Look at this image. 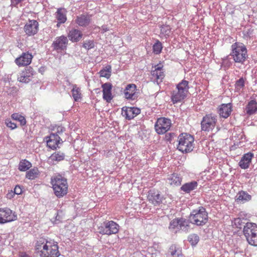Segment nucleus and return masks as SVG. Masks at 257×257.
I'll use <instances>...</instances> for the list:
<instances>
[{
    "label": "nucleus",
    "instance_id": "7c9ffc66",
    "mask_svg": "<svg viewBox=\"0 0 257 257\" xmlns=\"http://www.w3.org/2000/svg\"><path fill=\"white\" fill-rule=\"evenodd\" d=\"M168 180L169 183L172 186H179L182 182V178L176 173L171 174Z\"/></svg>",
    "mask_w": 257,
    "mask_h": 257
},
{
    "label": "nucleus",
    "instance_id": "0eeeda50",
    "mask_svg": "<svg viewBox=\"0 0 257 257\" xmlns=\"http://www.w3.org/2000/svg\"><path fill=\"white\" fill-rule=\"evenodd\" d=\"M243 233L249 244L257 246V224L248 222L243 229Z\"/></svg>",
    "mask_w": 257,
    "mask_h": 257
},
{
    "label": "nucleus",
    "instance_id": "864d4df0",
    "mask_svg": "<svg viewBox=\"0 0 257 257\" xmlns=\"http://www.w3.org/2000/svg\"><path fill=\"white\" fill-rule=\"evenodd\" d=\"M101 29L103 32H105L108 31V29L107 28L106 26H104V25L102 26L101 27Z\"/></svg>",
    "mask_w": 257,
    "mask_h": 257
},
{
    "label": "nucleus",
    "instance_id": "79ce46f5",
    "mask_svg": "<svg viewBox=\"0 0 257 257\" xmlns=\"http://www.w3.org/2000/svg\"><path fill=\"white\" fill-rule=\"evenodd\" d=\"M161 35L167 37L171 33V28L169 25H163L161 27Z\"/></svg>",
    "mask_w": 257,
    "mask_h": 257
},
{
    "label": "nucleus",
    "instance_id": "f257e3e1",
    "mask_svg": "<svg viewBox=\"0 0 257 257\" xmlns=\"http://www.w3.org/2000/svg\"><path fill=\"white\" fill-rule=\"evenodd\" d=\"M35 249L40 253L41 257H58L60 254L57 242L44 237H40L37 240Z\"/></svg>",
    "mask_w": 257,
    "mask_h": 257
},
{
    "label": "nucleus",
    "instance_id": "4be33fe9",
    "mask_svg": "<svg viewBox=\"0 0 257 257\" xmlns=\"http://www.w3.org/2000/svg\"><path fill=\"white\" fill-rule=\"evenodd\" d=\"M103 98L107 102H110L112 99L111 94L112 84L107 82L102 85Z\"/></svg>",
    "mask_w": 257,
    "mask_h": 257
},
{
    "label": "nucleus",
    "instance_id": "f704fd0d",
    "mask_svg": "<svg viewBox=\"0 0 257 257\" xmlns=\"http://www.w3.org/2000/svg\"><path fill=\"white\" fill-rule=\"evenodd\" d=\"M65 154L61 152H56L52 154L49 157V160L54 163L55 162H59L64 159Z\"/></svg>",
    "mask_w": 257,
    "mask_h": 257
},
{
    "label": "nucleus",
    "instance_id": "603ef678",
    "mask_svg": "<svg viewBox=\"0 0 257 257\" xmlns=\"http://www.w3.org/2000/svg\"><path fill=\"white\" fill-rule=\"evenodd\" d=\"M20 257H30L28 254H26L25 252H22L20 254Z\"/></svg>",
    "mask_w": 257,
    "mask_h": 257
},
{
    "label": "nucleus",
    "instance_id": "de8ad7c7",
    "mask_svg": "<svg viewBox=\"0 0 257 257\" xmlns=\"http://www.w3.org/2000/svg\"><path fill=\"white\" fill-rule=\"evenodd\" d=\"M94 46V41L92 40L86 41L84 42L83 45V47L87 50H90L93 48Z\"/></svg>",
    "mask_w": 257,
    "mask_h": 257
},
{
    "label": "nucleus",
    "instance_id": "c756f323",
    "mask_svg": "<svg viewBox=\"0 0 257 257\" xmlns=\"http://www.w3.org/2000/svg\"><path fill=\"white\" fill-rule=\"evenodd\" d=\"M245 109L247 115L254 114L257 111V102L254 100L249 101L246 105Z\"/></svg>",
    "mask_w": 257,
    "mask_h": 257
},
{
    "label": "nucleus",
    "instance_id": "aec40b11",
    "mask_svg": "<svg viewBox=\"0 0 257 257\" xmlns=\"http://www.w3.org/2000/svg\"><path fill=\"white\" fill-rule=\"evenodd\" d=\"M151 75L152 76V78L156 81L158 84L162 82L165 77L164 71L162 69V67L159 65H156L154 67V69L151 71Z\"/></svg>",
    "mask_w": 257,
    "mask_h": 257
},
{
    "label": "nucleus",
    "instance_id": "72a5a7b5",
    "mask_svg": "<svg viewBox=\"0 0 257 257\" xmlns=\"http://www.w3.org/2000/svg\"><path fill=\"white\" fill-rule=\"evenodd\" d=\"M248 222H246V220L243 218H236L232 221L233 225L236 228L241 229L244 227Z\"/></svg>",
    "mask_w": 257,
    "mask_h": 257
},
{
    "label": "nucleus",
    "instance_id": "4468645a",
    "mask_svg": "<svg viewBox=\"0 0 257 257\" xmlns=\"http://www.w3.org/2000/svg\"><path fill=\"white\" fill-rule=\"evenodd\" d=\"M39 25V23L36 20H29L24 26V31L29 36H34L38 32Z\"/></svg>",
    "mask_w": 257,
    "mask_h": 257
},
{
    "label": "nucleus",
    "instance_id": "ea45409f",
    "mask_svg": "<svg viewBox=\"0 0 257 257\" xmlns=\"http://www.w3.org/2000/svg\"><path fill=\"white\" fill-rule=\"evenodd\" d=\"M245 80L243 77H241L236 81L235 84V90L236 92H240L242 91L244 87Z\"/></svg>",
    "mask_w": 257,
    "mask_h": 257
},
{
    "label": "nucleus",
    "instance_id": "20e7f679",
    "mask_svg": "<svg viewBox=\"0 0 257 257\" xmlns=\"http://www.w3.org/2000/svg\"><path fill=\"white\" fill-rule=\"evenodd\" d=\"M189 82L185 80H182L176 86L175 90L171 93V100L174 104L181 102L187 96L189 90Z\"/></svg>",
    "mask_w": 257,
    "mask_h": 257
},
{
    "label": "nucleus",
    "instance_id": "a18cd8bd",
    "mask_svg": "<svg viewBox=\"0 0 257 257\" xmlns=\"http://www.w3.org/2000/svg\"><path fill=\"white\" fill-rule=\"evenodd\" d=\"M253 31V30L250 26L245 27L242 31L243 38H248L250 37L252 35Z\"/></svg>",
    "mask_w": 257,
    "mask_h": 257
},
{
    "label": "nucleus",
    "instance_id": "37998d69",
    "mask_svg": "<svg viewBox=\"0 0 257 257\" xmlns=\"http://www.w3.org/2000/svg\"><path fill=\"white\" fill-rule=\"evenodd\" d=\"M162 49L163 46L162 43L159 40H157L153 46V52L155 54H159L161 53Z\"/></svg>",
    "mask_w": 257,
    "mask_h": 257
},
{
    "label": "nucleus",
    "instance_id": "ddd939ff",
    "mask_svg": "<svg viewBox=\"0 0 257 257\" xmlns=\"http://www.w3.org/2000/svg\"><path fill=\"white\" fill-rule=\"evenodd\" d=\"M45 140L47 142V147L53 149H56L60 144H62L63 141L58 134L51 133L49 136L46 137Z\"/></svg>",
    "mask_w": 257,
    "mask_h": 257
},
{
    "label": "nucleus",
    "instance_id": "e433bc0d",
    "mask_svg": "<svg viewBox=\"0 0 257 257\" xmlns=\"http://www.w3.org/2000/svg\"><path fill=\"white\" fill-rule=\"evenodd\" d=\"M32 167V164L28 160L24 159L20 161L18 169L21 171H26Z\"/></svg>",
    "mask_w": 257,
    "mask_h": 257
},
{
    "label": "nucleus",
    "instance_id": "5701e85b",
    "mask_svg": "<svg viewBox=\"0 0 257 257\" xmlns=\"http://www.w3.org/2000/svg\"><path fill=\"white\" fill-rule=\"evenodd\" d=\"M91 16L82 14L77 16L75 22L80 27H86L91 22Z\"/></svg>",
    "mask_w": 257,
    "mask_h": 257
},
{
    "label": "nucleus",
    "instance_id": "412c9836",
    "mask_svg": "<svg viewBox=\"0 0 257 257\" xmlns=\"http://www.w3.org/2000/svg\"><path fill=\"white\" fill-rule=\"evenodd\" d=\"M148 199L154 205H158L162 202V197L158 191L150 190L148 192Z\"/></svg>",
    "mask_w": 257,
    "mask_h": 257
},
{
    "label": "nucleus",
    "instance_id": "2f4dec72",
    "mask_svg": "<svg viewBox=\"0 0 257 257\" xmlns=\"http://www.w3.org/2000/svg\"><path fill=\"white\" fill-rule=\"evenodd\" d=\"M72 92V96L75 101H79L82 98L81 91L79 87L77 85L74 84L73 85Z\"/></svg>",
    "mask_w": 257,
    "mask_h": 257
},
{
    "label": "nucleus",
    "instance_id": "8fccbe9b",
    "mask_svg": "<svg viewBox=\"0 0 257 257\" xmlns=\"http://www.w3.org/2000/svg\"><path fill=\"white\" fill-rule=\"evenodd\" d=\"M14 192L17 195L21 194L22 193V189L20 186L17 185L14 188Z\"/></svg>",
    "mask_w": 257,
    "mask_h": 257
},
{
    "label": "nucleus",
    "instance_id": "4c0bfd02",
    "mask_svg": "<svg viewBox=\"0 0 257 257\" xmlns=\"http://www.w3.org/2000/svg\"><path fill=\"white\" fill-rule=\"evenodd\" d=\"M169 229L172 231L176 232L180 230L179 229V218H175L172 220L170 222L169 226Z\"/></svg>",
    "mask_w": 257,
    "mask_h": 257
},
{
    "label": "nucleus",
    "instance_id": "39448f33",
    "mask_svg": "<svg viewBox=\"0 0 257 257\" xmlns=\"http://www.w3.org/2000/svg\"><path fill=\"white\" fill-rule=\"evenodd\" d=\"M177 149L183 153H187L193 151L194 139L192 136L187 133L180 134L178 138Z\"/></svg>",
    "mask_w": 257,
    "mask_h": 257
},
{
    "label": "nucleus",
    "instance_id": "f3484780",
    "mask_svg": "<svg viewBox=\"0 0 257 257\" xmlns=\"http://www.w3.org/2000/svg\"><path fill=\"white\" fill-rule=\"evenodd\" d=\"M141 113V109L135 107H123L122 108V115L128 120L133 119Z\"/></svg>",
    "mask_w": 257,
    "mask_h": 257
},
{
    "label": "nucleus",
    "instance_id": "58836bf2",
    "mask_svg": "<svg viewBox=\"0 0 257 257\" xmlns=\"http://www.w3.org/2000/svg\"><path fill=\"white\" fill-rule=\"evenodd\" d=\"M11 117L14 120L19 121L22 126L25 125L26 123V120L25 117L18 113L12 114Z\"/></svg>",
    "mask_w": 257,
    "mask_h": 257
},
{
    "label": "nucleus",
    "instance_id": "9d476101",
    "mask_svg": "<svg viewBox=\"0 0 257 257\" xmlns=\"http://www.w3.org/2000/svg\"><path fill=\"white\" fill-rule=\"evenodd\" d=\"M171 124V120L170 119L160 117L155 123V128L158 134H164L170 130Z\"/></svg>",
    "mask_w": 257,
    "mask_h": 257
},
{
    "label": "nucleus",
    "instance_id": "cd10ccee",
    "mask_svg": "<svg viewBox=\"0 0 257 257\" xmlns=\"http://www.w3.org/2000/svg\"><path fill=\"white\" fill-rule=\"evenodd\" d=\"M198 183L196 181H192L186 183L181 187V190L186 193H189L191 191L197 189Z\"/></svg>",
    "mask_w": 257,
    "mask_h": 257
},
{
    "label": "nucleus",
    "instance_id": "a878e982",
    "mask_svg": "<svg viewBox=\"0 0 257 257\" xmlns=\"http://www.w3.org/2000/svg\"><path fill=\"white\" fill-rule=\"evenodd\" d=\"M167 257H180L182 256L181 249L175 244H172L167 253Z\"/></svg>",
    "mask_w": 257,
    "mask_h": 257
},
{
    "label": "nucleus",
    "instance_id": "c85d7f7f",
    "mask_svg": "<svg viewBox=\"0 0 257 257\" xmlns=\"http://www.w3.org/2000/svg\"><path fill=\"white\" fill-rule=\"evenodd\" d=\"M251 196L244 191H239L235 197V201L238 203H244L250 200Z\"/></svg>",
    "mask_w": 257,
    "mask_h": 257
},
{
    "label": "nucleus",
    "instance_id": "a211bd4d",
    "mask_svg": "<svg viewBox=\"0 0 257 257\" xmlns=\"http://www.w3.org/2000/svg\"><path fill=\"white\" fill-rule=\"evenodd\" d=\"M232 111V105L231 103H223L220 105L217 109V112L220 117L227 118Z\"/></svg>",
    "mask_w": 257,
    "mask_h": 257
},
{
    "label": "nucleus",
    "instance_id": "c9c22d12",
    "mask_svg": "<svg viewBox=\"0 0 257 257\" xmlns=\"http://www.w3.org/2000/svg\"><path fill=\"white\" fill-rule=\"evenodd\" d=\"M40 172L37 168L31 169L26 173V177L29 180H34L39 175Z\"/></svg>",
    "mask_w": 257,
    "mask_h": 257
},
{
    "label": "nucleus",
    "instance_id": "1a4fd4ad",
    "mask_svg": "<svg viewBox=\"0 0 257 257\" xmlns=\"http://www.w3.org/2000/svg\"><path fill=\"white\" fill-rule=\"evenodd\" d=\"M217 122V116L212 113L206 114L201 122V130L205 132L212 131Z\"/></svg>",
    "mask_w": 257,
    "mask_h": 257
},
{
    "label": "nucleus",
    "instance_id": "3c124183",
    "mask_svg": "<svg viewBox=\"0 0 257 257\" xmlns=\"http://www.w3.org/2000/svg\"><path fill=\"white\" fill-rule=\"evenodd\" d=\"M24 0H11V5L14 7H17L18 5Z\"/></svg>",
    "mask_w": 257,
    "mask_h": 257
},
{
    "label": "nucleus",
    "instance_id": "6e6552de",
    "mask_svg": "<svg viewBox=\"0 0 257 257\" xmlns=\"http://www.w3.org/2000/svg\"><path fill=\"white\" fill-rule=\"evenodd\" d=\"M119 230V225L112 220H106L98 227V232L102 235L115 234L118 233Z\"/></svg>",
    "mask_w": 257,
    "mask_h": 257
},
{
    "label": "nucleus",
    "instance_id": "2eb2a0df",
    "mask_svg": "<svg viewBox=\"0 0 257 257\" xmlns=\"http://www.w3.org/2000/svg\"><path fill=\"white\" fill-rule=\"evenodd\" d=\"M33 58V55L30 52H24L15 60V63L19 67L28 66L31 64Z\"/></svg>",
    "mask_w": 257,
    "mask_h": 257
},
{
    "label": "nucleus",
    "instance_id": "f03ea898",
    "mask_svg": "<svg viewBox=\"0 0 257 257\" xmlns=\"http://www.w3.org/2000/svg\"><path fill=\"white\" fill-rule=\"evenodd\" d=\"M229 56H231L235 62L243 64L248 57L245 46L239 42H236L231 45V52L229 55L222 60L223 64L227 66L230 65V63L228 60Z\"/></svg>",
    "mask_w": 257,
    "mask_h": 257
},
{
    "label": "nucleus",
    "instance_id": "393cba45",
    "mask_svg": "<svg viewBox=\"0 0 257 257\" xmlns=\"http://www.w3.org/2000/svg\"><path fill=\"white\" fill-rule=\"evenodd\" d=\"M82 37V33L81 31L76 29H72L68 34V37L72 42H78L81 39Z\"/></svg>",
    "mask_w": 257,
    "mask_h": 257
},
{
    "label": "nucleus",
    "instance_id": "423d86ee",
    "mask_svg": "<svg viewBox=\"0 0 257 257\" xmlns=\"http://www.w3.org/2000/svg\"><path fill=\"white\" fill-rule=\"evenodd\" d=\"M189 220L192 224L198 226H203L208 221V213L203 207L200 206L196 209H194L189 215Z\"/></svg>",
    "mask_w": 257,
    "mask_h": 257
},
{
    "label": "nucleus",
    "instance_id": "7ed1b4c3",
    "mask_svg": "<svg viewBox=\"0 0 257 257\" xmlns=\"http://www.w3.org/2000/svg\"><path fill=\"white\" fill-rule=\"evenodd\" d=\"M51 184L54 194L58 198L65 195L68 192V183L66 178L61 175H58L53 176L51 178Z\"/></svg>",
    "mask_w": 257,
    "mask_h": 257
},
{
    "label": "nucleus",
    "instance_id": "c03bdc74",
    "mask_svg": "<svg viewBox=\"0 0 257 257\" xmlns=\"http://www.w3.org/2000/svg\"><path fill=\"white\" fill-rule=\"evenodd\" d=\"M188 241L192 245H196L199 241V237L197 234H192L188 236Z\"/></svg>",
    "mask_w": 257,
    "mask_h": 257
},
{
    "label": "nucleus",
    "instance_id": "b1692460",
    "mask_svg": "<svg viewBox=\"0 0 257 257\" xmlns=\"http://www.w3.org/2000/svg\"><path fill=\"white\" fill-rule=\"evenodd\" d=\"M253 157V154L251 153L245 154L239 162V166L241 169H245L249 167L251 161Z\"/></svg>",
    "mask_w": 257,
    "mask_h": 257
},
{
    "label": "nucleus",
    "instance_id": "dca6fc26",
    "mask_svg": "<svg viewBox=\"0 0 257 257\" xmlns=\"http://www.w3.org/2000/svg\"><path fill=\"white\" fill-rule=\"evenodd\" d=\"M137 86L135 84H129L124 90V97L128 100H135L138 97Z\"/></svg>",
    "mask_w": 257,
    "mask_h": 257
},
{
    "label": "nucleus",
    "instance_id": "09e8293b",
    "mask_svg": "<svg viewBox=\"0 0 257 257\" xmlns=\"http://www.w3.org/2000/svg\"><path fill=\"white\" fill-rule=\"evenodd\" d=\"M5 124L7 127L11 128L12 130H14L17 127L16 124L13 122L10 119H6Z\"/></svg>",
    "mask_w": 257,
    "mask_h": 257
},
{
    "label": "nucleus",
    "instance_id": "6ab92c4d",
    "mask_svg": "<svg viewBox=\"0 0 257 257\" xmlns=\"http://www.w3.org/2000/svg\"><path fill=\"white\" fill-rule=\"evenodd\" d=\"M36 72L32 67H27L22 72L18 79L21 82L28 83L32 80Z\"/></svg>",
    "mask_w": 257,
    "mask_h": 257
},
{
    "label": "nucleus",
    "instance_id": "473e14b6",
    "mask_svg": "<svg viewBox=\"0 0 257 257\" xmlns=\"http://www.w3.org/2000/svg\"><path fill=\"white\" fill-rule=\"evenodd\" d=\"M179 229L184 231H188L190 228V221L184 218H179Z\"/></svg>",
    "mask_w": 257,
    "mask_h": 257
},
{
    "label": "nucleus",
    "instance_id": "f8f14e48",
    "mask_svg": "<svg viewBox=\"0 0 257 257\" xmlns=\"http://www.w3.org/2000/svg\"><path fill=\"white\" fill-rule=\"evenodd\" d=\"M68 43L67 37L62 35L57 37L53 41L52 46L57 52H61L66 50Z\"/></svg>",
    "mask_w": 257,
    "mask_h": 257
},
{
    "label": "nucleus",
    "instance_id": "5fc2aeb1",
    "mask_svg": "<svg viewBox=\"0 0 257 257\" xmlns=\"http://www.w3.org/2000/svg\"><path fill=\"white\" fill-rule=\"evenodd\" d=\"M61 24H59V22L57 21V27L59 28Z\"/></svg>",
    "mask_w": 257,
    "mask_h": 257
},
{
    "label": "nucleus",
    "instance_id": "bb28decb",
    "mask_svg": "<svg viewBox=\"0 0 257 257\" xmlns=\"http://www.w3.org/2000/svg\"><path fill=\"white\" fill-rule=\"evenodd\" d=\"M67 11L64 8H59L55 14V17L59 24H64L67 20Z\"/></svg>",
    "mask_w": 257,
    "mask_h": 257
},
{
    "label": "nucleus",
    "instance_id": "49530a36",
    "mask_svg": "<svg viewBox=\"0 0 257 257\" xmlns=\"http://www.w3.org/2000/svg\"><path fill=\"white\" fill-rule=\"evenodd\" d=\"M52 130L55 132L54 133H55V134H58L59 136L60 135L65 131V128L62 125H55L53 126Z\"/></svg>",
    "mask_w": 257,
    "mask_h": 257
},
{
    "label": "nucleus",
    "instance_id": "a19ab883",
    "mask_svg": "<svg viewBox=\"0 0 257 257\" xmlns=\"http://www.w3.org/2000/svg\"><path fill=\"white\" fill-rule=\"evenodd\" d=\"M111 67L110 65L106 66L105 68L101 70L99 74L101 77L108 78L111 75Z\"/></svg>",
    "mask_w": 257,
    "mask_h": 257
},
{
    "label": "nucleus",
    "instance_id": "9b49d317",
    "mask_svg": "<svg viewBox=\"0 0 257 257\" xmlns=\"http://www.w3.org/2000/svg\"><path fill=\"white\" fill-rule=\"evenodd\" d=\"M17 219V215L10 208H0V224H3Z\"/></svg>",
    "mask_w": 257,
    "mask_h": 257
}]
</instances>
